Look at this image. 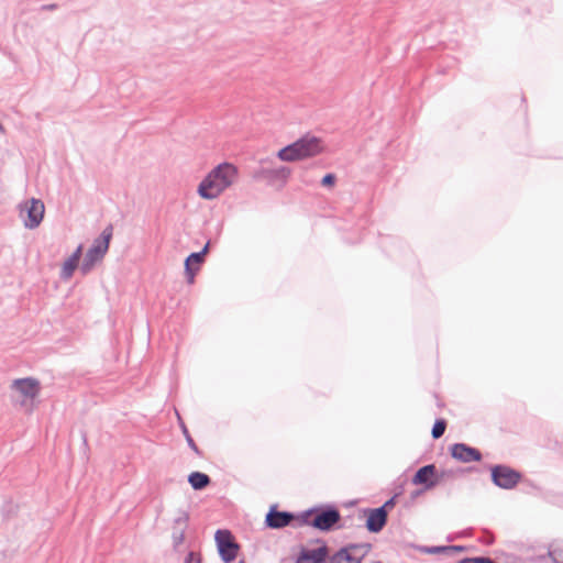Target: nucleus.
Segmentation results:
<instances>
[{"instance_id":"f257e3e1","label":"nucleus","mask_w":563,"mask_h":563,"mask_svg":"<svg viewBox=\"0 0 563 563\" xmlns=\"http://www.w3.org/2000/svg\"><path fill=\"white\" fill-rule=\"evenodd\" d=\"M239 177V169L231 163H221L212 168L198 186V195L206 200L217 199Z\"/></svg>"},{"instance_id":"f03ea898","label":"nucleus","mask_w":563,"mask_h":563,"mask_svg":"<svg viewBox=\"0 0 563 563\" xmlns=\"http://www.w3.org/2000/svg\"><path fill=\"white\" fill-rule=\"evenodd\" d=\"M323 151L321 141L314 136H306L280 148L277 157L283 162H296L320 154Z\"/></svg>"},{"instance_id":"7ed1b4c3","label":"nucleus","mask_w":563,"mask_h":563,"mask_svg":"<svg viewBox=\"0 0 563 563\" xmlns=\"http://www.w3.org/2000/svg\"><path fill=\"white\" fill-rule=\"evenodd\" d=\"M11 390L13 391V399L27 412H31L35 407V399L41 391V384L33 377L14 379L11 383Z\"/></svg>"},{"instance_id":"20e7f679","label":"nucleus","mask_w":563,"mask_h":563,"mask_svg":"<svg viewBox=\"0 0 563 563\" xmlns=\"http://www.w3.org/2000/svg\"><path fill=\"white\" fill-rule=\"evenodd\" d=\"M113 234V227L109 224L101 233V236L95 241L93 245L88 250L80 269L84 274H87L91 271V268L96 265V263L100 262L106 253L108 252L110 241Z\"/></svg>"},{"instance_id":"39448f33","label":"nucleus","mask_w":563,"mask_h":563,"mask_svg":"<svg viewBox=\"0 0 563 563\" xmlns=\"http://www.w3.org/2000/svg\"><path fill=\"white\" fill-rule=\"evenodd\" d=\"M216 542L219 554L224 563L234 561L238 556L240 545L229 530H218L216 532Z\"/></svg>"},{"instance_id":"423d86ee","label":"nucleus","mask_w":563,"mask_h":563,"mask_svg":"<svg viewBox=\"0 0 563 563\" xmlns=\"http://www.w3.org/2000/svg\"><path fill=\"white\" fill-rule=\"evenodd\" d=\"M24 211L26 212V219L24 220L25 227L34 229L38 227L42 222L45 212V207L41 200L32 198L24 205L23 208H21L22 217Z\"/></svg>"},{"instance_id":"0eeeda50","label":"nucleus","mask_w":563,"mask_h":563,"mask_svg":"<svg viewBox=\"0 0 563 563\" xmlns=\"http://www.w3.org/2000/svg\"><path fill=\"white\" fill-rule=\"evenodd\" d=\"M494 483L505 489L514 488L520 481V474L507 466H495L492 470Z\"/></svg>"},{"instance_id":"6e6552de","label":"nucleus","mask_w":563,"mask_h":563,"mask_svg":"<svg viewBox=\"0 0 563 563\" xmlns=\"http://www.w3.org/2000/svg\"><path fill=\"white\" fill-rule=\"evenodd\" d=\"M451 455L463 463L478 462L482 459L481 452L464 443H456L451 446Z\"/></svg>"},{"instance_id":"1a4fd4ad","label":"nucleus","mask_w":563,"mask_h":563,"mask_svg":"<svg viewBox=\"0 0 563 563\" xmlns=\"http://www.w3.org/2000/svg\"><path fill=\"white\" fill-rule=\"evenodd\" d=\"M438 483L437 467L433 464L426 465L417 471L412 477V484L423 485L426 489L434 487Z\"/></svg>"},{"instance_id":"9d476101","label":"nucleus","mask_w":563,"mask_h":563,"mask_svg":"<svg viewBox=\"0 0 563 563\" xmlns=\"http://www.w3.org/2000/svg\"><path fill=\"white\" fill-rule=\"evenodd\" d=\"M366 528L371 532H379L387 522V515L384 509L373 508L365 509Z\"/></svg>"},{"instance_id":"9b49d317","label":"nucleus","mask_w":563,"mask_h":563,"mask_svg":"<svg viewBox=\"0 0 563 563\" xmlns=\"http://www.w3.org/2000/svg\"><path fill=\"white\" fill-rule=\"evenodd\" d=\"M294 519V516L286 511H278L276 507H272L266 515V525L273 529H279L288 526Z\"/></svg>"},{"instance_id":"f8f14e48","label":"nucleus","mask_w":563,"mask_h":563,"mask_svg":"<svg viewBox=\"0 0 563 563\" xmlns=\"http://www.w3.org/2000/svg\"><path fill=\"white\" fill-rule=\"evenodd\" d=\"M340 520V514L336 510H325L314 516L312 526L320 530L331 529Z\"/></svg>"},{"instance_id":"ddd939ff","label":"nucleus","mask_w":563,"mask_h":563,"mask_svg":"<svg viewBox=\"0 0 563 563\" xmlns=\"http://www.w3.org/2000/svg\"><path fill=\"white\" fill-rule=\"evenodd\" d=\"M327 558L325 548L302 550L296 563H322Z\"/></svg>"},{"instance_id":"4468645a","label":"nucleus","mask_w":563,"mask_h":563,"mask_svg":"<svg viewBox=\"0 0 563 563\" xmlns=\"http://www.w3.org/2000/svg\"><path fill=\"white\" fill-rule=\"evenodd\" d=\"M82 253V246L79 245L74 254L65 261L62 267V277L68 279L73 276L74 271L76 269L78 262L80 260Z\"/></svg>"},{"instance_id":"2eb2a0df","label":"nucleus","mask_w":563,"mask_h":563,"mask_svg":"<svg viewBox=\"0 0 563 563\" xmlns=\"http://www.w3.org/2000/svg\"><path fill=\"white\" fill-rule=\"evenodd\" d=\"M202 258H203V252L192 253L187 257V260L185 262V268H186L187 274L189 275L190 283L194 279L195 273L199 269V266L202 263Z\"/></svg>"},{"instance_id":"dca6fc26","label":"nucleus","mask_w":563,"mask_h":563,"mask_svg":"<svg viewBox=\"0 0 563 563\" xmlns=\"http://www.w3.org/2000/svg\"><path fill=\"white\" fill-rule=\"evenodd\" d=\"M188 482L194 489H203L210 484V477L201 472H192L188 476Z\"/></svg>"},{"instance_id":"f3484780","label":"nucleus","mask_w":563,"mask_h":563,"mask_svg":"<svg viewBox=\"0 0 563 563\" xmlns=\"http://www.w3.org/2000/svg\"><path fill=\"white\" fill-rule=\"evenodd\" d=\"M332 563H360V560L343 550L334 555Z\"/></svg>"},{"instance_id":"a211bd4d","label":"nucleus","mask_w":563,"mask_h":563,"mask_svg":"<svg viewBox=\"0 0 563 563\" xmlns=\"http://www.w3.org/2000/svg\"><path fill=\"white\" fill-rule=\"evenodd\" d=\"M446 428V422L443 419L437 420L432 428V437L439 439L443 435Z\"/></svg>"},{"instance_id":"6ab92c4d","label":"nucleus","mask_w":563,"mask_h":563,"mask_svg":"<svg viewBox=\"0 0 563 563\" xmlns=\"http://www.w3.org/2000/svg\"><path fill=\"white\" fill-rule=\"evenodd\" d=\"M336 177L334 174H327L321 179V185L324 187H333L335 185Z\"/></svg>"},{"instance_id":"aec40b11","label":"nucleus","mask_w":563,"mask_h":563,"mask_svg":"<svg viewBox=\"0 0 563 563\" xmlns=\"http://www.w3.org/2000/svg\"><path fill=\"white\" fill-rule=\"evenodd\" d=\"M457 563H494V562L488 558H466V559L459 561Z\"/></svg>"},{"instance_id":"412c9836","label":"nucleus","mask_w":563,"mask_h":563,"mask_svg":"<svg viewBox=\"0 0 563 563\" xmlns=\"http://www.w3.org/2000/svg\"><path fill=\"white\" fill-rule=\"evenodd\" d=\"M396 497L397 496H394L391 497L390 499H388L387 501H385V504L379 507L380 509H384L386 515L388 516V512L395 507L396 505Z\"/></svg>"},{"instance_id":"4be33fe9","label":"nucleus","mask_w":563,"mask_h":563,"mask_svg":"<svg viewBox=\"0 0 563 563\" xmlns=\"http://www.w3.org/2000/svg\"><path fill=\"white\" fill-rule=\"evenodd\" d=\"M448 550L459 551V552H460V551H463V550H464V548H463V547L455 545V547H450V548H448Z\"/></svg>"},{"instance_id":"5701e85b","label":"nucleus","mask_w":563,"mask_h":563,"mask_svg":"<svg viewBox=\"0 0 563 563\" xmlns=\"http://www.w3.org/2000/svg\"><path fill=\"white\" fill-rule=\"evenodd\" d=\"M188 441H189L190 446H191L194 450H196V451H197V446H196V444L194 443V441H192L191 439H189Z\"/></svg>"}]
</instances>
